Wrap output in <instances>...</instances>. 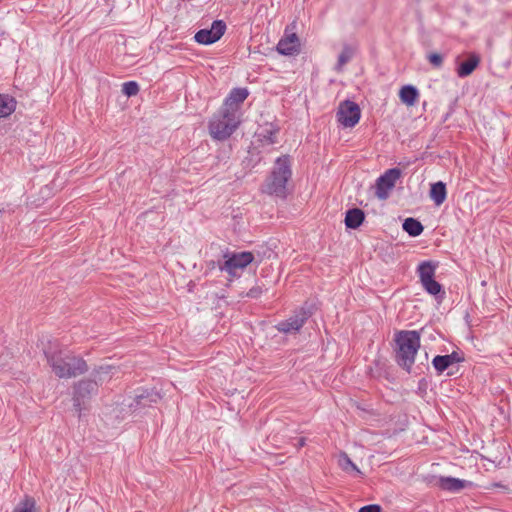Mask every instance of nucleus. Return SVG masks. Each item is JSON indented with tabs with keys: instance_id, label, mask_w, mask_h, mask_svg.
<instances>
[{
	"instance_id": "obj_1",
	"label": "nucleus",
	"mask_w": 512,
	"mask_h": 512,
	"mask_svg": "<svg viewBox=\"0 0 512 512\" xmlns=\"http://www.w3.org/2000/svg\"><path fill=\"white\" fill-rule=\"evenodd\" d=\"M45 354L52 371L59 378H72L87 371V364L80 357L62 350L45 351Z\"/></svg>"
},
{
	"instance_id": "obj_2",
	"label": "nucleus",
	"mask_w": 512,
	"mask_h": 512,
	"mask_svg": "<svg viewBox=\"0 0 512 512\" xmlns=\"http://www.w3.org/2000/svg\"><path fill=\"white\" fill-rule=\"evenodd\" d=\"M292 175L290 161L287 156L279 157L275 161L270 176L263 184L262 191L279 198H285L288 192V181Z\"/></svg>"
},
{
	"instance_id": "obj_3",
	"label": "nucleus",
	"mask_w": 512,
	"mask_h": 512,
	"mask_svg": "<svg viewBox=\"0 0 512 512\" xmlns=\"http://www.w3.org/2000/svg\"><path fill=\"white\" fill-rule=\"evenodd\" d=\"M398 364L409 371L420 347V334L417 331H401L396 336Z\"/></svg>"
},
{
	"instance_id": "obj_4",
	"label": "nucleus",
	"mask_w": 512,
	"mask_h": 512,
	"mask_svg": "<svg viewBox=\"0 0 512 512\" xmlns=\"http://www.w3.org/2000/svg\"><path fill=\"white\" fill-rule=\"evenodd\" d=\"M241 119L224 108L215 113L209 122V133L216 140H225L238 128Z\"/></svg>"
},
{
	"instance_id": "obj_5",
	"label": "nucleus",
	"mask_w": 512,
	"mask_h": 512,
	"mask_svg": "<svg viewBox=\"0 0 512 512\" xmlns=\"http://www.w3.org/2000/svg\"><path fill=\"white\" fill-rule=\"evenodd\" d=\"M400 176L401 171L397 168L389 169L381 175L375 184V195L377 198L380 200L387 199Z\"/></svg>"
},
{
	"instance_id": "obj_6",
	"label": "nucleus",
	"mask_w": 512,
	"mask_h": 512,
	"mask_svg": "<svg viewBox=\"0 0 512 512\" xmlns=\"http://www.w3.org/2000/svg\"><path fill=\"white\" fill-rule=\"evenodd\" d=\"M312 315V307H301L293 316L277 324L278 331L295 333L301 329L306 320Z\"/></svg>"
},
{
	"instance_id": "obj_7",
	"label": "nucleus",
	"mask_w": 512,
	"mask_h": 512,
	"mask_svg": "<svg viewBox=\"0 0 512 512\" xmlns=\"http://www.w3.org/2000/svg\"><path fill=\"white\" fill-rule=\"evenodd\" d=\"M227 259L220 266V269L226 271L231 276H236L238 271L246 268L254 259L250 252L234 253L231 256H226Z\"/></svg>"
},
{
	"instance_id": "obj_8",
	"label": "nucleus",
	"mask_w": 512,
	"mask_h": 512,
	"mask_svg": "<svg viewBox=\"0 0 512 512\" xmlns=\"http://www.w3.org/2000/svg\"><path fill=\"white\" fill-rule=\"evenodd\" d=\"M359 106L352 101H344L340 104L337 119L344 127H354L360 120Z\"/></svg>"
},
{
	"instance_id": "obj_9",
	"label": "nucleus",
	"mask_w": 512,
	"mask_h": 512,
	"mask_svg": "<svg viewBox=\"0 0 512 512\" xmlns=\"http://www.w3.org/2000/svg\"><path fill=\"white\" fill-rule=\"evenodd\" d=\"M249 92L246 88H234L225 99L222 108L241 119V105L247 99Z\"/></svg>"
},
{
	"instance_id": "obj_10",
	"label": "nucleus",
	"mask_w": 512,
	"mask_h": 512,
	"mask_svg": "<svg viewBox=\"0 0 512 512\" xmlns=\"http://www.w3.org/2000/svg\"><path fill=\"white\" fill-rule=\"evenodd\" d=\"M226 30V25L223 21L217 20L212 23L210 29L199 30L194 38L196 42L204 45L212 44L218 41Z\"/></svg>"
},
{
	"instance_id": "obj_11",
	"label": "nucleus",
	"mask_w": 512,
	"mask_h": 512,
	"mask_svg": "<svg viewBox=\"0 0 512 512\" xmlns=\"http://www.w3.org/2000/svg\"><path fill=\"white\" fill-rule=\"evenodd\" d=\"M98 383L96 380L85 379L80 381L74 392V406L80 412L81 404H84L85 399L97 392Z\"/></svg>"
},
{
	"instance_id": "obj_12",
	"label": "nucleus",
	"mask_w": 512,
	"mask_h": 512,
	"mask_svg": "<svg viewBox=\"0 0 512 512\" xmlns=\"http://www.w3.org/2000/svg\"><path fill=\"white\" fill-rule=\"evenodd\" d=\"M300 41L296 33L285 31L284 36L277 44V51L282 55H292L299 52Z\"/></svg>"
},
{
	"instance_id": "obj_13",
	"label": "nucleus",
	"mask_w": 512,
	"mask_h": 512,
	"mask_svg": "<svg viewBox=\"0 0 512 512\" xmlns=\"http://www.w3.org/2000/svg\"><path fill=\"white\" fill-rule=\"evenodd\" d=\"M469 484L466 480H461L458 478L450 477V476H439L436 478L435 485L442 490L449 492H459L464 489Z\"/></svg>"
},
{
	"instance_id": "obj_14",
	"label": "nucleus",
	"mask_w": 512,
	"mask_h": 512,
	"mask_svg": "<svg viewBox=\"0 0 512 512\" xmlns=\"http://www.w3.org/2000/svg\"><path fill=\"white\" fill-rule=\"evenodd\" d=\"M480 63V57L476 54H471L467 60L462 62L457 68L459 77L464 78L472 74Z\"/></svg>"
},
{
	"instance_id": "obj_15",
	"label": "nucleus",
	"mask_w": 512,
	"mask_h": 512,
	"mask_svg": "<svg viewBox=\"0 0 512 512\" xmlns=\"http://www.w3.org/2000/svg\"><path fill=\"white\" fill-rule=\"evenodd\" d=\"M430 198L436 206H440L444 203L447 197L446 185L442 181L431 184Z\"/></svg>"
},
{
	"instance_id": "obj_16",
	"label": "nucleus",
	"mask_w": 512,
	"mask_h": 512,
	"mask_svg": "<svg viewBox=\"0 0 512 512\" xmlns=\"http://www.w3.org/2000/svg\"><path fill=\"white\" fill-rule=\"evenodd\" d=\"M418 96V90L412 85L403 86L399 92L400 100L407 106H413Z\"/></svg>"
},
{
	"instance_id": "obj_17",
	"label": "nucleus",
	"mask_w": 512,
	"mask_h": 512,
	"mask_svg": "<svg viewBox=\"0 0 512 512\" xmlns=\"http://www.w3.org/2000/svg\"><path fill=\"white\" fill-rule=\"evenodd\" d=\"M364 220V213L358 208L350 209L346 213L345 224L348 228H358Z\"/></svg>"
},
{
	"instance_id": "obj_18",
	"label": "nucleus",
	"mask_w": 512,
	"mask_h": 512,
	"mask_svg": "<svg viewBox=\"0 0 512 512\" xmlns=\"http://www.w3.org/2000/svg\"><path fill=\"white\" fill-rule=\"evenodd\" d=\"M16 109V101L9 95L0 94V118L11 115Z\"/></svg>"
},
{
	"instance_id": "obj_19",
	"label": "nucleus",
	"mask_w": 512,
	"mask_h": 512,
	"mask_svg": "<svg viewBox=\"0 0 512 512\" xmlns=\"http://www.w3.org/2000/svg\"><path fill=\"white\" fill-rule=\"evenodd\" d=\"M436 264L431 261L422 262L418 266V274L421 282L433 279L435 275Z\"/></svg>"
},
{
	"instance_id": "obj_20",
	"label": "nucleus",
	"mask_w": 512,
	"mask_h": 512,
	"mask_svg": "<svg viewBox=\"0 0 512 512\" xmlns=\"http://www.w3.org/2000/svg\"><path fill=\"white\" fill-rule=\"evenodd\" d=\"M353 55L354 49L350 46H344L334 67L335 71L342 72L344 66L352 59Z\"/></svg>"
},
{
	"instance_id": "obj_21",
	"label": "nucleus",
	"mask_w": 512,
	"mask_h": 512,
	"mask_svg": "<svg viewBox=\"0 0 512 512\" xmlns=\"http://www.w3.org/2000/svg\"><path fill=\"white\" fill-rule=\"evenodd\" d=\"M403 230L407 232L410 236L415 237L422 233L423 226L418 220L414 218H407L403 223Z\"/></svg>"
},
{
	"instance_id": "obj_22",
	"label": "nucleus",
	"mask_w": 512,
	"mask_h": 512,
	"mask_svg": "<svg viewBox=\"0 0 512 512\" xmlns=\"http://www.w3.org/2000/svg\"><path fill=\"white\" fill-rule=\"evenodd\" d=\"M339 466L347 473L361 474L358 467L351 461L346 453H341L338 459Z\"/></svg>"
},
{
	"instance_id": "obj_23",
	"label": "nucleus",
	"mask_w": 512,
	"mask_h": 512,
	"mask_svg": "<svg viewBox=\"0 0 512 512\" xmlns=\"http://www.w3.org/2000/svg\"><path fill=\"white\" fill-rule=\"evenodd\" d=\"M13 512H38L34 499L26 498L21 501L13 510Z\"/></svg>"
},
{
	"instance_id": "obj_24",
	"label": "nucleus",
	"mask_w": 512,
	"mask_h": 512,
	"mask_svg": "<svg viewBox=\"0 0 512 512\" xmlns=\"http://www.w3.org/2000/svg\"><path fill=\"white\" fill-rule=\"evenodd\" d=\"M112 367L111 366H100L95 372H94V379L98 383H103L110 379Z\"/></svg>"
},
{
	"instance_id": "obj_25",
	"label": "nucleus",
	"mask_w": 512,
	"mask_h": 512,
	"mask_svg": "<svg viewBox=\"0 0 512 512\" xmlns=\"http://www.w3.org/2000/svg\"><path fill=\"white\" fill-rule=\"evenodd\" d=\"M432 364L438 373H442L449 366H451L448 361V358H445L444 355H438V356L434 357Z\"/></svg>"
},
{
	"instance_id": "obj_26",
	"label": "nucleus",
	"mask_w": 512,
	"mask_h": 512,
	"mask_svg": "<svg viewBox=\"0 0 512 512\" xmlns=\"http://www.w3.org/2000/svg\"><path fill=\"white\" fill-rule=\"evenodd\" d=\"M421 283L424 289L431 295H437L441 292V285L434 278Z\"/></svg>"
},
{
	"instance_id": "obj_27",
	"label": "nucleus",
	"mask_w": 512,
	"mask_h": 512,
	"mask_svg": "<svg viewBox=\"0 0 512 512\" xmlns=\"http://www.w3.org/2000/svg\"><path fill=\"white\" fill-rule=\"evenodd\" d=\"M122 92L128 97L135 96L139 92V86L134 81L125 82L122 86Z\"/></svg>"
},
{
	"instance_id": "obj_28",
	"label": "nucleus",
	"mask_w": 512,
	"mask_h": 512,
	"mask_svg": "<svg viewBox=\"0 0 512 512\" xmlns=\"http://www.w3.org/2000/svg\"><path fill=\"white\" fill-rule=\"evenodd\" d=\"M428 60L433 66L440 67L443 62V57L438 53H431L428 55Z\"/></svg>"
},
{
	"instance_id": "obj_29",
	"label": "nucleus",
	"mask_w": 512,
	"mask_h": 512,
	"mask_svg": "<svg viewBox=\"0 0 512 512\" xmlns=\"http://www.w3.org/2000/svg\"><path fill=\"white\" fill-rule=\"evenodd\" d=\"M359 512H382V509L377 504H370L363 506L359 509Z\"/></svg>"
},
{
	"instance_id": "obj_30",
	"label": "nucleus",
	"mask_w": 512,
	"mask_h": 512,
	"mask_svg": "<svg viewBox=\"0 0 512 512\" xmlns=\"http://www.w3.org/2000/svg\"><path fill=\"white\" fill-rule=\"evenodd\" d=\"M444 356H445V358H448L450 365L458 363L462 360V357L460 356V354L458 352H452L451 354L444 355Z\"/></svg>"
},
{
	"instance_id": "obj_31",
	"label": "nucleus",
	"mask_w": 512,
	"mask_h": 512,
	"mask_svg": "<svg viewBox=\"0 0 512 512\" xmlns=\"http://www.w3.org/2000/svg\"><path fill=\"white\" fill-rule=\"evenodd\" d=\"M265 132H267V135L261 133L260 136H263L264 138H266L268 143H275L276 142V139H275L276 133L273 132L272 129H266Z\"/></svg>"
},
{
	"instance_id": "obj_32",
	"label": "nucleus",
	"mask_w": 512,
	"mask_h": 512,
	"mask_svg": "<svg viewBox=\"0 0 512 512\" xmlns=\"http://www.w3.org/2000/svg\"><path fill=\"white\" fill-rule=\"evenodd\" d=\"M159 398V395L157 393H141L137 394L134 399L142 400V399H157Z\"/></svg>"
},
{
	"instance_id": "obj_33",
	"label": "nucleus",
	"mask_w": 512,
	"mask_h": 512,
	"mask_svg": "<svg viewBox=\"0 0 512 512\" xmlns=\"http://www.w3.org/2000/svg\"><path fill=\"white\" fill-rule=\"evenodd\" d=\"M261 291L259 288H252L250 289V291L248 292V296L249 297H252V298H256L260 295Z\"/></svg>"
},
{
	"instance_id": "obj_34",
	"label": "nucleus",
	"mask_w": 512,
	"mask_h": 512,
	"mask_svg": "<svg viewBox=\"0 0 512 512\" xmlns=\"http://www.w3.org/2000/svg\"><path fill=\"white\" fill-rule=\"evenodd\" d=\"M296 440L297 442L293 444L294 446H304L307 444L306 439L304 437H299Z\"/></svg>"
}]
</instances>
